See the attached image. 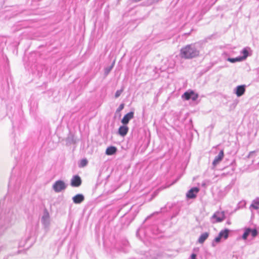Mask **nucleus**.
I'll use <instances>...</instances> for the list:
<instances>
[{"mask_svg":"<svg viewBox=\"0 0 259 259\" xmlns=\"http://www.w3.org/2000/svg\"><path fill=\"white\" fill-rule=\"evenodd\" d=\"M200 51L195 44L186 46L181 49V56L185 59H192L199 56Z\"/></svg>","mask_w":259,"mask_h":259,"instance_id":"obj_1","label":"nucleus"},{"mask_svg":"<svg viewBox=\"0 0 259 259\" xmlns=\"http://www.w3.org/2000/svg\"><path fill=\"white\" fill-rule=\"evenodd\" d=\"M15 216L12 211H9L7 214H5L0 219V236L12 225Z\"/></svg>","mask_w":259,"mask_h":259,"instance_id":"obj_2","label":"nucleus"},{"mask_svg":"<svg viewBox=\"0 0 259 259\" xmlns=\"http://www.w3.org/2000/svg\"><path fill=\"white\" fill-rule=\"evenodd\" d=\"M67 186V185L66 184L64 181L62 180H58L54 183L52 188L55 192L59 193L65 190Z\"/></svg>","mask_w":259,"mask_h":259,"instance_id":"obj_3","label":"nucleus"},{"mask_svg":"<svg viewBox=\"0 0 259 259\" xmlns=\"http://www.w3.org/2000/svg\"><path fill=\"white\" fill-rule=\"evenodd\" d=\"M182 98L186 100L191 99L192 101H196L198 98V94L195 93L192 90H189L186 92L182 96Z\"/></svg>","mask_w":259,"mask_h":259,"instance_id":"obj_4","label":"nucleus"},{"mask_svg":"<svg viewBox=\"0 0 259 259\" xmlns=\"http://www.w3.org/2000/svg\"><path fill=\"white\" fill-rule=\"evenodd\" d=\"M250 234H251L252 237H255L257 235L258 232L256 229H252L249 228H246L242 235V239L246 240Z\"/></svg>","mask_w":259,"mask_h":259,"instance_id":"obj_5","label":"nucleus"},{"mask_svg":"<svg viewBox=\"0 0 259 259\" xmlns=\"http://www.w3.org/2000/svg\"><path fill=\"white\" fill-rule=\"evenodd\" d=\"M212 219H215V221H212L213 223H217L222 222L225 219V214L224 211L215 212L212 216Z\"/></svg>","mask_w":259,"mask_h":259,"instance_id":"obj_6","label":"nucleus"},{"mask_svg":"<svg viewBox=\"0 0 259 259\" xmlns=\"http://www.w3.org/2000/svg\"><path fill=\"white\" fill-rule=\"evenodd\" d=\"M81 179L78 175H74L72 177L70 181V185L73 187H78L81 184Z\"/></svg>","mask_w":259,"mask_h":259,"instance_id":"obj_7","label":"nucleus"},{"mask_svg":"<svg viewBox=\"0 0 259 259\" xmlns=\"http://www.w3.org/2000/svg\"><path fill=\"white\" fill-rule=\"evenodd\" d=\"M199 191L197 187H193L188 191L186 196L189 199H194L196 197L197 194Z\"/></svg>","mask_w":259,"mask_h":259,"instance_id":"obj_8","label":"nucleus"},{"mask_svg":"<svg viewBox=\"0 0 259 259\" xmlns=\"http://www.w3.org/2000/svg\"><path fill=\"white\" fill-rule=\"evenodd\" d=\"M134 117V112L131 111L126 114L121 119V123L123 125H126L128 123L130 120L132 119Z\"/></svg>","mask_w":259,"mask_h":259,"instance_id":"obj_9","label":"nucleus"},{"mask_svg":"<svg viewBox=\"0 0 259 259\" xmlns=\"http://www.w3.org/2000/svg\"><path fill=\"white\" fill-rule=\"evenodd\" d=\"M245 85H238L234 89V93L238 97L242 96L245 92Z\"/></svg>","mask_w":259,"mask_h":259,"instance_id":"obj_10","label":"nucleus"},{"mask_svg":"<svg viewBox=\"0 0 259 259\" xmlns=\"http://www.w3.org/2000/svg\"><path fill=\"white\" fill-rule=\"evenodd\" d=\"M41 222L45 228H48L50 225V216L48 212L44 213L41 218Z\"/></svg>","mask_w":259,"mask_h":259,"instance_id":"obj_11","label":"nucleus"},{"mask_svg":"<svg viewBox=\"0 0 259 259\" xmlns=\"http://www.w3.org/2000/svg\"><path fill=\"white\" fill-rule=\"evenodd\" d=\"M224 157V151L223 150L220 151L219 154L216 156L212 162V165L213 167H215L218 163L222 160Z\"/></svg>","mask_w":259,"mask_h":259,"instance_id":"obj_12","label":"nucleus"},{"mask_svg":"<svg viewBox=\"0 0 259 259\" xmlns=\"http://www.w3.org/2000/svg\"><path fill=\"white\" fill-rule=\"evenodd\" d=\"M84 200V196L81 194H78L72 197L73 202L75 204H79Z\"/></svg>","mask_w":259,"mask_h":259,"instance_id":"obj_13","label":"nucleus"},{"mask_svg":"<svg viewBox=\"0 0 259 259\" xmlns=\"http://www.w3.org/2000/svg\"><path fill=\"white\" fill-rule=\"evenodd\" d=\"M128 131V127L126 125L120 126L118 129V134L120 136H125Z\"/></svg>","mask_w":259,"mask_h":259,"instance_id":"obj_14","label":"nucleus"},{"mask_svg":"<svg viewBox=\"0 0 259 259\" xmlns=\"http://www.w3.org/2000/svg\"><path fill=\"white\" fill-rule=\"evenodd\" d=\"M121 246L118 248V249L121 251L126 252V247L128 246V242L126 239H122L121 241Z\"/></svg>","mask_w":259,"mask_h":259,"instance_id":"obj_15","label":"nucleus"},{"mask_svg":"<svg viewBox=\"0 0 259 259\" xmlns=\"http://www.w3.org/2000/svg\"><path fill=\"white\" fill-rule=\"evenodd\" d=\"M209 233L205 232L201 234L198 239V242L199 243H203L208 237Z\"/></svg>","mask_w":259,"mask_h":259,"instance_id":"obj_16","label":"nucleus"},{"mask_svg":"<svg viewBox=\"0 0 259 259\" xmlns=\"http://www.w3.org/2000/svg\"><path fill=\"white\" fill-rule=\"evenodd\" d=\"M117 149L114 146H110L106 149V154L108 155H112L116 153Z\"/></svg>","mask_w":259,"mask_h":259,"instance_id":"obj_17","label":"nucleus"},{"mask_svg":"<svg viewBox=\"0 0 259 259\" xmlns=\"http://www.w3.org/2000/svg\"><path fill=\"white\" fill-rule=\"evenodd\" d=\"M250 208H252L255 210H257L259 208V197L256 198L252 201Z\"/></svg>","mask_w":259,"mask_h":259,"instance_id":"obj_18","label":"nucleus"},{"mask_svg":"<svg viewBox=\"0 0 259 259\" xmlns=\"http://www.w3.org/2000/svg\"><path fill=\"white\" fill-rule=\"evenodd\" d=\"M230 230L228 229H225L224 230H222L219 234V235L222 238L226 239L229 236Z\"/></svg>","mask_w":259,"mask_h":259,"instance_id":"obj_19","label":"nucleus"},{"mask_svg":"<svg viewBox=\"0 0 259 259\" xmlns=\"http://www.w3.org/2000/svg\"><path fill=\"white\" fill-rule=\"evenodd\" d=\"M241 54L243 55L242 56H240L242 61L245 60L246 58L249 56L248 51L247 48H244L241 51Z\"/></svg>","mask_w":259,"mask_h":259,"instance_id":"obj_20","label":"nucleus"},{"mask_svg":"<svg viewBox=\"0 0 259 259\" xmlns=\"http://www.w3.org/2000/svg\"><path fill=\"white\" fill-rule=\"evenodd\" d=\"M227 60L231 63H235L236 62L242 61L240 56L236 58H228Z\"/></svg>","mask_w":259,"mask_h":259,"instance_id":"obj_21","label":"nucleus"},{"mask_svg":"<svg viewBox=\"0 0 259 259\" xmlns=\"http://www.w3.org/2000/svg\"><path fill=\"white\" fill-rule=\"evenodd\" d=\"M221 238H222L218 235V236L217 237H216L213 240L212 244H211L212 246L213 247L215 246L216 243H218L221 242Z\"/></svg>","mask_w":259,"mask_h":259,"instance_id":"obj_22","label":"nucleus"},{"mask_svg":"<svg viewBox=\"0 0 259 259\" xmlns=\"http://www.w3.org/2000/svg\"><path fill=\"white\" fill-rule=\"evenodd\" d=\"M88 164V160L86 159H82L79 164V167H84Z\"/></svg>","mask_w":259,"mask_h":259,"instance_id":"obj_23","label":"nucleus"},{"mask_svg":"<svg viewBox=\"0 0 259 259\" xmlns=\"http://www.w3.org/2000/svg\"><path fill=\"white\" fill-rule=\"evenodd\" d=\"M123 88H122L120 90L116 91V92H115V98H118L120 96L121 93L123 92Z\"/></svg>","mask_w":259,"mask_h":259,"instance_id":"obj_24","label":"nucleus"},{"mask_svg":"<svg viewBox=\"0 0 259 259\" xmlns=\"http://www.w3.org/2000/svg\"><path fill=\"white\" fill-rule=\"evenodd\" d=\"M124 104L123 103L121 104L117 109L116 112H119L121 111L124 108Z\"/></svg>","mask_w":259,"mask_h":259,"instance_id":"obj_25","label":"nucleus"},{"mask_svg":"<svg viewBox=\"0 0 259 259\" xmlns=\"http://www.w3.org/2000/svg\"><path fill=\"white\" fill-rule=\"evenodd\" d=\"M190 259H197L196 254L195 253H192L190 256Z\"/></svg>","mask_w":259,"mask_h":259,"instance_id":"obj_26","label":"nucleus"},{"mask_svg":"<svg viewBox=\"0 0 259 259\" xmlns=\"http://www.w3.org/2000/svg\"><path fill=\"white\" fill-rule=\"evenodd\" d=\"M160 212H161V210L160 211H156L155 212H154L153 214H152L151 215H150V216H148L147 218V219L150 218L152 215L155 214H158L159 213H160Z\"/></svg>","mask_w":259,"mask_h":259,"instance_id":"obj_27","label":"nucleus"},{"mask_svg":"<svg viewBox=\"0 0 259 259\" xmlns=\"http://www.w3.org/2000/svg\"><path fill=\"white\" fill-rule=\"evenodd\" d=\"M254 153V151H251L249 152L248 157H250L251 156L252 154H253Z\"/></svg>","mask_w":259,"mask_h":259,"instance_id":"obj_28","label":"nucleus"},{"mask_svg":"<svg viewBox=\"0 0 259 259\" xmlns=\"http://www.w3.org/2000/svg\"><path fill=\"white\" fill-rule=\"evenodd\" d=\"M160 0H152L153 3H156L159 1Z\"/></svg>","mask_w":259,"mask_h":259,"instance_id":"obj_29","label":"nucleus"},{"mask_svg":"<svg viewBox=\"0 0 259 259\" xmlns=\"http://www.w3.org/2000/svg\"><path fill=\"white\" fill-rule=\"evenodd\" d=\"M227 224H228V225L230 224V222L229 221H228L227 222Z\"/></svg>","mask_w":259,"mask_h":259,"instance_id":"obj_30","label":"nucleus"},{"mask_svg":"<svg viewBox=\"0 0 259 259\" xmlns=\"http://www.w3.org/2000/svg\"><path fill=\"white\" fill-rule=\"evenodd\" d=\"M12 179L11 178V181H10V184L12 183Z\"/></svg>","mask_w":259,"mask_h":259,"instance_id":"obj_31","label":"nucleus"},{"mask_svg":"<svg viewBox=\"0 0 259 259\" xmlns=\"http://www.w3.org/2000/svg\"><path fill=\"white\" fill-rule=\"evenodd\" d=\"M111 69V67L109 69H108L107 72H109L110 70Z\"/></svg>","mask_w":259,"mask_h":259,"instance_id":"obj_32","label":"nucleus"}]
</instances>
